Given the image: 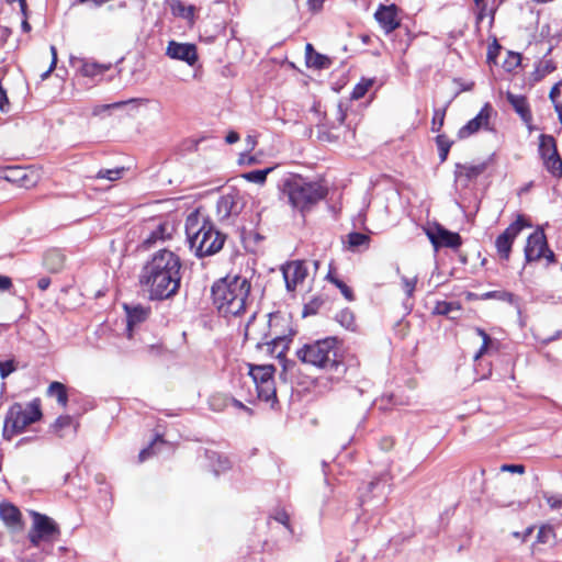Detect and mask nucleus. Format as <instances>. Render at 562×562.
Returning a JSON list of instances; mask_svg holds the SVG:
<instances>
[{
	"instance_id": "nucleus-43",
	"label": "nucleus",
	"mask_w": 562,
	"mask_h": 562,
	"mask_svg": "<svg viewBox=\"0 0 562 562\" xmlns=\"http://www.w3.org/2000/svg\"><path fill=\"white\" fill-rule=\"evenodd\" d=\"M15 370H16V367H15V363L13 360H8L4 362L0 361V376L2 379H5L8 375H10Z\"/></svg>"
},
{
	"instance_id": "nucleus-18",
	"label": "nucleus",
	"mask_w": 562,
	"mask_h": 562,
	"mask_svg": "<svg viewBox=\"0 0 562 562\" xmlns=\"http://www.w3.org/2000/svg\"><path fill=\"white\" fill-rule=\"evenodd\" d=\"M374 16L386 33H391L400 26L397 8L394 4L381 5Z\"/></svg>"
},
{
	"instance_id": "nucleus-44",
	"label": "nucleus",
	"mask_w": 562,
	"mask_h": 562,
	"mask_svg": "<svg viewBox=\"0 0 562 562\" xmlns=\"http://www.w3.org/2000/svg\"><path fill=\"white\" fill-rule=\"evenodd\" d=\"M553 529L550 526H542L538 532V541L546 543L553 537Z\"/></svg>"
},
{
	"instance_id": "nucleus-38",
	"label": "nucleus",
	"mask_w": 562,
	"mask_h": 562,
	"mask_svg": "<svg viewBox=\"0 0 562 562\" xmlns=\"http://www.w3.org/2000/svg\"><path fill=\"white\" fill-rule=\"evenodd\" d=\"M446 116V109H436L431 121V131L439 132L443 125Z\"/></svg>"
},
{
	"instance_id": "nucleus-56",
	"label": "nucleus",
	"mask_w": 562,
	"mask_h": 562,
	"mask_svg": "<svg viewBox=\"0 0 562 562\" xmlns=\"http://www.w3.org/2000/svg\"><path fill=\"white\" fill-rule=\"evenodd\" d=\"M49 284H50V279H49V278H46V277L41 278V279L38 280V282H37V286H38L42 291L47 290V289H48V286H49Z\"/></svg>"
},
{
	"instance_id": "nucleus-53",
	"label": "nucleus",
	"mask_w": 562,
	"mask_h": 562,
	"mask_svg": "<svg viewBox=\"0 0 562 562\" xmlns=\"http://www.w3.org/2000/svg\"><path fill=\"white\" fill-rule=\"evenodd\" d=\"M554 69V67L551 65L549 60H546L540 64L538 71H541V76H544L546 74L551 72Z\"/></svg>"
},
{
	"instance_id": "nucleus-21",
	"label": "nucleus",
	"mask_w": 562,
	"mask_h": 562,
	"mask_svg": "<svg viewBox=\"0 0 562 562\" xmlns=\"http://www.w3.org/2000/svg\"><path fill=\"white\" fill-rule=\"evenodd\" d=\"M507 101L514 108L516 113L525 121L531 120V112L527 101V98L521 94H515L512 92L506 93Z\"/></svg>"
},
{
	"instance_id": "nucleus-48",
	"label": "nucleus",
	"mask_w": 562,
	"mask_h": 562,
	"mask_svg": "<svg viewBox=\"0 0 562 562\" xmlns=\"http://www.w3.org/2000/svg\"><path fill=\"white\" fill-rule=\"evenodd\" d=\"M502 471L512 472L522 474L525 472V468L521 464H504L502 465Z\"/></svg>"
},
{
	"instance_id": "nucleus-61",
	"label": "nucleus",
	"mask_w": 562,
	"mask_h": 562,
	"mask_svg": "<svg viewBox=\"0 0 562 562\" xmlns=\"http://www.w3.org/2000/svg\"><path fill=\"white\" fill-rule=\"evenodd\" d=\"M53 70H54V69H50V67H49L45 72H43V74L41 75L42 80L47 79V78H48V76L50 75V72H52Z\"/></svg>"
},
{
	"instance_id": "nucleus-37",
	"label": "nucleus",
	"mask_w": 562,
	"mask_h": 562,
	"mask_svg": "<svg viewBox=\"0 0 562 562\" xmlns=\"http://www.w3.org/2000/svg\"><path fill=\"white\" fill-rule=\"evenodd\" d=\"M123 172L124 168L103 169L98 172L97 178L115 181L122 177Z\"/></svg>"
},
{
	"instance_id": "nucleus-31",
	"label": "nucleus",
	"mask_w": 562,
	"mask_h": 562,
	"mask_svg": "<svg viewBox=\"0 0 562 562\" xmlns=\"http://www.w3.org/2000/svg\"><path fill=\"white\" fill-rule=\"evenodd\" d=\"M273 167L266 168L262 170H254L243 175V178L249 182L263 184L266 182L267 176L273 170Z\"/></svg>"
},
{
	"instance_id": "nucleus-35",
	"label": "nucleus",
	"mask_w": 562,
	"mask_h": 562,
	"mask_svg": "<svg viewBox=\"0 0 562 562\" xmlns=\"http://www.w3.org/2000/svg\"><path fill=\"white\" fill-rule=\"evenodd\" d=\"M476 334L482 337V346L480 347L479 351L474 355V361H477L483 355H485L490 348V345L492 342L491 337L481 328L475 329Z\"/></svg>"
},
{
	"instance_id": "nucleus-11",
	"label": "nucleus",
	"mask_w": 562,
	"mask_h": 562,
	"mask_svg": "<svg viewBox=\"0 0 562 562\" xmlns=\"http://www.w3.org/2000/svg\"><path fill=\"white\" fill-rule=\"evenodd\" d=\"M425 233L436 250L440 247L457 249L462 243L458 233L450 232L438 224L427 226Z\"/></svg>"
},
{
	"instance_id": "nucleus-22",
	"label": "nucleus",
	"mask_w": 562,
	"mask_h": 562,
	"mask_svg": "<svg viewBox=\"0 0 562 562\" xmlns=\"http://www.w3.org/2000/svg\"><path fill=\"white\" fill-rule=\"evenodd\" d=\"M43 265L50 272H59L65 266V255L59 249H49L44 255Z\"/></svg>"
},
{
	"instance_id": "nucleus-13",
	"label": "nucleus",
	"mask_w": 562,
	"mask_h": 562,
	"mask_svg": "<svg viewBox=\"0 0 562 562\" xmlns=\"http://www.w3.org/2000/svg\"><path fill=\"white\" fill-rule=\"evenodd\" d=\"M269 331L263 339L273 340H292L294 331L290 325V321L280 314H270L268 321Z\"/></svg>"
},
{
	"instance_id": "nucleus-62",
	"label": "nucleus",
	"mask_w": 562,
	"mask_h": 562,
	"mask_svg": "<svg viewBox=\"0 0 562 562\" xmlns=\"http://www.w3.org/2000/svg\"><path fill=\"white\" fill-rule=\"evenodd\" d=\"M22 27H23L24 31H29L31 29L30 24L26 21H23Z\"/></svg>"
},
{
	"instance_id": "nucleus-51",
	"label": "nucleus",
	"mask_w": 562,
	"mask_h": 562,
	"mask_svg": "<svg viewBox=\"0 0 562 562\" xmlns=\"http://www.w3.org/2000/svg\"><path fill=\"white\" fill-rule=\"evenodd\" d=\"M273 518L285 526L289 522V515L283 509L277 510Z\"/></svg>"
},
{
	"instance_id": "nucleus-28",
	"label": "nucleus",
	"mask_w": 562,
	"mask_h": 562,
	"mask_svg": "<svg viewBox=\"0 0 562 562\" xmlns=\"http://www.w3.org/2000/svg\"><path fill=\"white\" fill-rule=\"evenodd\" d=\"M47 394L49 396L56 397L58 404L65 407L68 403V395L66 386L60 382H52L47 389Z\"/></svg>"
},
{
	"instance_id": "nucleus-42",
	"label": "nucleus",
	"mask_w": 562,
	"mask_h": 562,
	"mask_svg": "<svg viewBox=\"0 0 562 562\" xmlns=\"http://www.w3.org/2000/svg\"><path fill=\"white\" fill-rule=\"evenodd\" d=\"M337 319L340 322V324L342 326H345L346 328H352L353 325H355V321H353V315L351 312L349 311H341L338 315H337Z\"/></svg>"
},
{
	"instance_id": "nucleus-59",
	"label": "nucleus",
	"mask_w": 562,
	"mask_h": 562,
	"mask_svg": "<svg viewBox=\"0 0 562 562\" xmlns=\"http://www.w3.org/2000/svg\"><path fill=\"white\" fill-rule=\"evenodd\" d=\"M247 146L252 149L256 146V138L254 136H248L246 138Z\"/></svg>"
},
{
	"instance_id": "nucleus-40",
	"label": "nucleus",
	"mask_w": 562,
	"mask_h": 562,
	"mask_svg": "<svg viewBox=\"0 0 562 562\" xmlns=\"http://www.w3.org/2000/svg\"><path fill=\"white\" fill-rule=\"evenodd\" d=\"M401 280H402L403 290L405 291L406 295L408 297H412L414 294L416 284H417V277L415 276V277L408 278V277L403 276L401 278Z\"/></svg>"
},
{
	"instance_id": "nucleus-8",
	"label": "nucleus",
	"mask_w": 562,
	"mask_h": 562,
	"mask_svg": "<svg viewBox=\"0 0 562 562\" xmlns=\"http://www.w3.org/2000/svg\"><path fill=\"white\" fill-rule=\"evenodd\" d=\"M274 367L251 366L249 374L256 384L258 396L265 401H270L276 396V387L273 381Z\"/></svg>"
},
{
	"instance_id": "nucleus-55",
	"label": "nucleus",
	"mask_w": 562,
	"mask_h": 562,
	"mask_svg": "<svg viewBox=\"0 0 562 562\" xmlns=\"http://www.w3.org/2000/svg\"><path fill=\"white\" fill-rule=\"evenodd\" d=\"M225 140L227 144H235L239 140V135L238 133L232 131L226 135Z\"/></svg>"
},
{
	"instance_id": "nucleus-36",
	"label": "nucleus",
	"mask_w": 562,
	"mask_h": 562,
	"mask_svg": "<svg viewBox=\"0 0 562 562\" xmlns=\"http://www.w3.org/2000/svg\"><path fill=\"white\" fill-rule=\"evenodd\" d=\"M544 164L550 172L553 175L560 176L562 175V159L559 155H554L553 157H549L544 159Z\"/></svg>"
},
{
	"instance_id": "nucleus-29",
	"label": "nucleus",
	"mask_w": 562,
	"mask_h": 562,
	"mask_svg": "<svg viewBox=\"0 0 562 562\" xmlns=\"http://www.w3.org/2000/svg\"><path fill=\"white\" fill-rule=\"evenodd\" d=\"M549 97L558 113L559 121L562 123V80L552 87Z\"/></svg>"
},
{
	"instance_id": "nucleus-9",
	"label": "nucleus",
	"mask_w": 562,
	"mask_h": 562,
	"mask_svg": "<svg viewBox=\"0 0 562 562\" xmlns=\"http://www.w3.org/2000/svg\"><path fill=\"white\" fill-rule=\"evenodd\" d=\"M532 224L528 218H526L524 215H518L516 221L512 223L497 238L495 241V246L497 249L498 256L504 259L508 260L512 245L515 240V238L519 235V233L526 228L531 227Z\"/></svg>"
},
{
	"instance_id": "nucleus-16",
	"label": "nucleus",
	"mask_w": 562,
	"mask_h": 562,
	"mask_svg": "<svg viewBox=\"0 0 562 562\" xmlns=\"http://www.w3.org/2000/svg\"><path fill=\"white\" fill-rule=\"evenodd\" d=\"M167 55L172 59L183 60L190 66H193L198 59L196 47L190 43L169 42Z\"/></svg>"
},
{
	"instance_id": "nucleus-58",
	"label": "nucleus",
	"mask_w": 562,
	"mask_h": 562,
	"mask_svg": "<svg viewBox=\"0 0 562 562\" xmlns=\"http://www.w3.org/2000/svg\"><path fill=\"white\" fill-rule=\"evenodd\" d=\"M50 53H52L50 69H55L56 65H57V49L54 45L50 46Z\"/></svg>"
},
{
	"instance_id": "nucleus-32",
	"label": "nucleus",
	"mask_w": 562,
	"mask_h": 562,
	"mask_svg": "<svg viewBox=\"0 0 562 562\" xmlns=\"http://www.w3.org/2000/svg\"><path fill=\"white\" fill-rule=\"evenodd\" d=\"M373 80L372 79H362L356 87L353 88L351 92V98L353 100H359L368 92V90L372 87Z\"/></svg>"
},
{
	"instance_id": "nucleus-60",
	"label": "nucleus",
	"mask_w": 562,
	"mask_h": 562,
	"mask_svg": "<svg viewBox=\"0 0 562 562\" xmlns=\"http://www.w3.org/2000/svg\"><path fill=\"white\" fill-rule=\"evenodd\" d=\"M11 172H12V173H16V175H13V177H16V178H19V179H23V178L25 177V175H20V173H22V172H23V170H22V169H12V170H11Z\"/></svg>"
},
{
	"instance_id": "nucleus-25",
	"label": "nucleus",
	"mask_w": 562,
	"mask_h": 562,
	"mask_svg": "<svg viewBox=\"0 0 562 562\" xmlns=\"http://www.w3.org/2000/svg\"><path fill=\"white\" fill-rule=\"evenodd\" d=\"M292 340L288 339H281V340H273V339H265V341H258L257 346L262 347L263 345L267 346V350L274 356L276 358H282L286 350L289 349V345Z\"/></svg>"
},
{
	"instance_id": "nucleus-23",
	"label": "nucleus",
	"mask_w": 562,
	"mask_h": 562,
	"mask_svg": "<svg viewBox=\"0 0 562 562\" xmlns=\"http://www.w3.org/2000/svg\"><path fill=\"white\" fill-rule=\"evenodd\" d=\"M306 65L316 69L327 68L330 65L328 57L314 50L312 44H306L305 47Z\"/></svg>"
},
{
	"instance_id": "nucleus-24",
	"label": "nucleus",
	"mask_w": 562,
	"mask_h": 562,
	"mask_svg": "<svg viewBox=\"0 0 562 562\" xmlns=\"http://www.w3.org/2000/svg\"><path fill=\"white\" fill-rule=\"evenodd\" d=\"M125 310L127 313V333L128 337L131 338L133 328L147 318L148 311L142 306L130 308L127 305H125Z\"/></svg>"
},
{
	"instance_id": "nucleus-2",
	"label": "nucleus",
	"mask_w": 562,
	"mask_h": 562,
	"mask_svg": "<svg viewBox=\"0 0 562 562\" xmlns=\"http://www.w3.org/2000/svg\"><path fill=\"white\" fill-rule=\"evenodd\" d=\"M249 293L250 283L240 276H227L212 286L213 303L218 313L228 319L247 312L251 304Z\"/></svg>"
},
{
	"instance_id": "nucleus-49",
	"label": "nucleus",
	"mask_w": 562,
	"mask_h": 562,
	"mask_svg": "<svg viewBox=\"0 0 562 562\" xmlns=\"http://www.w3.org/2000/svg\"><path fill=\"white\" fill-rule=\"evenodd\" d=\"M325 0H307V7L312 12H319L323 9Z\"/></svg>"
},
{
	"instance_id": "nucleus-14",
	"label": "nucleus",
	"mask_w": 562,
	"mask_h": 562,
	"mask_svg": "<svg viewBox=\"0 0 562 562\" xmlns=\"http://www.w3.org/2000/svg\"><path fill=\"white\" fill-rule=\"evenodd\" d=\"M70 65L77 69V71L88 78H95L102 76L104 72L112 68L111 63L101 64L93 59L82 57H70Z\"/></svg>"
},
{
	"instance_id": "nucleus-5",
	"label": "nucleus",
	"mask_w": 562,
	"mask_h": 562,
	"mask_svg": "<svg viewBox=\"0 0 562 562\" xmlns=\"http://www.w3.org/2000/svg\"><path fill=\"white\" fill-rule=\"evenodd\" d=\"M283 193L293 209L305 212L325 198L326 189L317 182L291 176L283 181Z\"/></svg>"
},
{
	"instance_id": "nucleus-50",
	"label": "nucleus",
	"mask_w": 562,
	"mask_h": 562,
	"mask_svg": "<svg viewBox=\"0 0 562 562\" xmlns=\"http://www.w3.org/2000/svg\"><path fill=\"white\" fill-rule=\"evenodd\" d=\"M12 288V280L7 276L0 274V292L8 291Z\"/></svg>"
},
{
	"instance_id": "nucleus-41",
	"label": "nucleus",
	"mask_w": 562,
	"mask_h": 562,
	"mask_svg": "<svg viewBox=\"0 0 562 562\" xmlns=\"http://www.w3.org/2000/svg\"><path fill=\"white\" fill-rule=\"evenodd\" d=\"M72 424V419L70 416L68 415H65V416H59L54 425H53V428L54 430L61 437L63 434H60V431L66 428V427H70Z\"/></svg>"
},
{
	"instance_id": "nucleus-4",
	"label": "nucleus",
	"mask_w": 562,
	"mask_h": 562,
	"mask_svg": "<svg viewBox=\"0 0 562 562\" xmlns=\"http://www.w3.org/2000/svg\"><path fill=\"white\" fill-rule=\"evenodd\" d=\"M296 357L306 364L345 372L338 359L337 340L334 337L315 340L296 350Z\"/></svg>"
},
{
	"instance_id": "nucleus-33",
	"label": "nucleus",
	"mask_w": 562,
	"mask_h": 562,
	"mask_svg": "<svg viewBox=\"0 0 562 562\" xmlns=\"http://www.w3.org/2000/svg\"><path fill=\"white\" fill-rule=\"evenodd\" d=\"M370 238L368 235L362 233H350L348 235V244L350 248H357L360 246H369Z\"/></svg>"
},
{
	"instance_id": "nucleus-12",
	"label": "nucleus",
	"mask_w": 562,
	"mask_h": 562,
	"mask_svg": "<svg viewBox=\"0 0 562 562\" xmlns=\"http://www.w3.org/2000/svg\"><path fill=\"white\" fill-rule=\"evenodd\" d=\"M176 231L175 224L167 220H154L146 226L148 234L144 237L143 243L146 246H151L158 240L170 238Z\"/></svg>"
},
{
	"instance_id": "nucleus-20",
	"label": "nucleus",
	"mask_w": 562,
	"mask_h": 562,
	"mask_svg": "<svg viewBox=\"0 0 562 562\" xmlns=\"http://www.w3.org/2000/svg\"><path fill=\"white\" fill-rule=\"evenodd\" d=\"M0 517L9 528L14 530L22 528L21 513L14 505L10 503H1Z\"/></svg>"
},
{
	"instance_id": "nucleus-30",
	"label": "nucleus",
	"mask_w": 562,
	"mask_h": 562,
	"mask_svg": "<svg viewBox=\"0 0 562 562\" xmlns=\"http://www.w3.org/2000/svg\"><path fill=\"white\" fill-rule=\"evenodd\" d=\"M171 11L175 15L191 20L194 14V7L192 5H184L183 2L179 0H172L170 3Z\"/></svg>"
},
{
	"instance_id": "nucleus-45",
	"label": "nucleus",
	"mask_w": 562,
	"mask_h": 562,
	"mask_svg": "<svg viewBox=\"0 0 562 562\" xmlns=\"http://www.w3.org/2000/svg\"><path fill=\"white\" fill-rule=\"evenodd\" d=\"M544 499L550 508H561L562 495L544 494Z\"/></svg>"
},
{
	"instance_id": "nucleus-3",
	"label": "nucleus",
	"mask_w": 562,
	"mask_h": 562,
	"mask_svg": "<svg viewBox=\"0 0 562 562\" xmlns=\"http://www.w3.org/2000/svg\"><path fill=\"white\" fill-rule=\"evenodd\" d=\"M186 233L190 248L198 257L216 254L222 249L225 241V236L198 211L187 217Z\"/></svg>"
},
{
	"instance_id": "nucleus-26",
	"label": "nucleus",
	"mask_w": 562,
	"mask_h": 562,
	"mask_svg": "<svg viewBox=\"0 0 562 562\" xmlns=\"http://www.w3.org/2000/svg\"><path fill=\"white\" fill-rule=\"evenodd\" d=\"M461 306L458 302L438 301L434 306V314L449 316L456 318L454 314L459 313Z\"/></svg>"
},
{
	"instance_id": "nucleus-63",
	"label": "nucleus",
	"mask_w": 562,
	"mask_h": 562,
	"mask_svg": "<svg viewBox=\"0 0 562 562\" xmlns=\"http://www.w3.org/2000/svg\"><path fill=\"white\" fill-rule=\"evenodd\" d=\"M553 512H557L560 516H562V506L561 508H550Z\"/></svg>"
},
{
	"instance_id": "nucleus-64",
	"label": "nucleus",
	"mask_w": 562,
	"mask_h": 562,
	"mask_svg": "<svg viewBox=\"0 0 562 562\" xmlns=\"http://www.w3.org/2000/svg\"><path fill=\"white\" fill-rule=\"evenodd\" d=\"M233 402H234V404H235L237 407H241V408L244 407V405H243L241 403H239V402H237V401H233Z\"/></svg>"
},
{
	"instance_id": "nucleus-19",
	"label": "nucleus",
	"mask_w": 562,
	"mask_h": 562,
	"mask_svg": "<svg viewBox=\"0 0 562 562\" xmlns=\"http://www.w3.org/2000/svg\"><path fill=\"white\" fill-rule=\"evenodd\" d=\"M240 209L239 198L233 193L222 195L216 203V213L221 221L238 214Z\"/></svg>"
},
{
	"instance_id": "nucleus-47",
	"label": "nucleus",
	"mask_w": 562,
	"mask_h": 562,
	"mask_svg": "<svg viewBox=\"0 0 562 562\" xmlns=\"http://www.w3.org/2000/svg\"><path fill=\"white\" fill-rule=\"evenodd\" d=\"M255 318H256V312H251L249 319L245 326V338L246 339H256L255 333H254Z\"/></svg>"
},
{
	"instance_id": "nucleus-57",
	"label": "nucleus",
	"mask_w": 562,
	"mask_h": 562,
	"mask_svg": "<svg viewBox=\"0 0 562 562\" xmlns=\"http://www.w3.org/2000/svg\"><path fill=\"white\" fill-rule=\"evenodd\" d=\"M139 102H144V100H140V99H131V100H127V101H122V102H116V103H113L112 105H110L111 108H121L125 104H128V103H139Z\"/></svg>"
},
{
	"instance_id": "nucleus-1",
	"label": "nucleus",
	"mask_w": 562,
	"mask_h": 562,
	"mask_svg": "<svg viewBox=\"0 0 562 562\" xmlns=\"http://www.w3.org/2000/svg\"><path fill=\"white\" fill-rule=\"evenodd\" d=\"M180 268L178 256L167 249L159 250L143 268L139 281L147 288L151 299H168L180 286Z\"/></svg>"
},
{
	"instance_id": "nucleus-46",
	"label": "nucleus",
	"mask_w": 562,
	"mask_h": 562,
	"mask_svg": "<svg viewBox=\"0 0 562 562\" xmlns=\"http://www.w3.org/2000/svg\"><path fill=\"white\" fill-rule=\"evenodd\" d=\"M157 442H162V440L157 437L149 447L143 449L140 452H139V456H138V459H139V462H143L145 461L146 459H148L153 453H154V448L155 446L157 445Z\"/></svg>"
},
{
	"instance_id": "nucleus-10",
	"label": "nucleus",
	"mask_w": 562,
	"mask_h": 562,
	"mask_svg": "<svg viewBox=\"0 0 562 562\" xmlns=\"http://www.w3.org/2000/svg\"><path fill=\"white\" fill-rule=\"evenodd\" d=\"M525 256L527 261L539 260L544 257L549 262H554V254L548 249L546 235L542 229H537L528 237Z\"/></svg>"
},
{
	"instance_id": "nucleus-15",
	"label": "nucleus",
	"mask_w": 562,
	"mask_h": 562,
	"mask_svg": "<svg viewBox=\"0 0 562 562\" xmlns=\"http://www.w3.org/2000/svg\"><path fill=\"white\" fill-rule=\"evenodd\" d=\"M282 273L288 291H294L296 286L304 282L307 277V269L303 261L295 260L288 262L282 267Z\"/></svg>"
},
{
	"instance_id": "nucleus-39",
	"label": "nucleus",
	"mask_w": 562,
	"mask_h": 562,
	"mask_svg": "<svg viewBox=\"0 0 562 562\" xmlns=\"http://www.w3.org/2000/svg\"><path fill=\"white\" fill-rule=\"evenodd\" d=\"M327 279L333 282L338 289H340L342 295L351 301L353 299L352 291L349 286H347L342 281L338 280L337 278L333 277L330 273H328Z\"/></svg>"
},
{
	"instance_id": "nucleus-6",
	"label": "nucleus",
	"mask_w": 562,
	"mask_h": 562,
	"mask_svg": "<svg viewBox=\"0 0 562 562\" xmlns=\"http://www.w3.org/2000/svg\"><path fill=\"white\" fill-rule=\"evenodd\" d=\"M42 416L41 401L38 398L26 404H12L4 416L3 439L12 440L13 437L23 432L30 425L41 420Z\"/></svg>"
},
{
	"instance_id": "nucleus-17",
	"label": "nucleus",
	"mask_w": 562,
	"mask_h": 562,
	"mask_svg": "<svg viewBox=\"0 0 562 562\" xmlns=\"http://www.w3.org/2000/svg\"><path fill=\"white\" fill-rule=\"evenodd\" d=\"M492 111L493 109L491 104L486 103L474 119L470 120L459 130V138H468L479 132L481 128L487 127Z\"/></svg>"
},
{
	"instance_id": "nucleus-7",
	"label": "nucleus",
	"mask_w": 562,
	"mask_h": 562,
	"mask_svg": "<svg viewBox=\"0 0 562 562\" xmlns=\"http://www.w3.org/2000/svg\"><path fill=\"white\" fill-rule=\"evenodd\" d=\"M31 516L33 524L29 531V540L34 547H38L41 542L54 541L59 536V528L50 517L37 512H31Z\"/></svg>"
},
{
	"instance_id": "nucleus-34",
	"label": "nucleus",
	"mask_w": 562,
	"mask_h": 562,
	"mask_svg": "<svg viewBox=\"0 0 562 562\" xmlns=\"http://www.w3.org/2000/svg\"><path fill=\"white\" fill-rule=\"evenodd\" d=\"M436 143L438 146L440 160L445 161L447 159L452 143L446 135H438L436 137Z\"/></svg>"
},
{
	"instance_id": "nucleus-27",
	"label": "nucleus",
	"mask_w": 562,
	"mask_h": 562,
	"mask_svg": "<svg viewBox=\"0 0 562 562\" xmlns=\"http://www.w3.org/2000/svg\"><path fill=\"white\" fill-rule=\"evenodd\" d=\"M539 151H540L543 160L557 155L558 151H557V145H555L554 138L550 135H541L540 144H539Z\"/></svg>"
},
{
	"instance_id": "nucleus-54",
	"label": "nucleus",
	"mask_w": 562,
	"mask_h": 562,
	"mask_svg": "<svg viewBox=\"0 0 562 562\" xmlns=\"http://www.w3.org/2000/svg\"><path fill=\"white\" fill-rule=\"evenodd\" d=\"M7 105H8V97H7L5 92L2 90V88L0 87V110L2 112H5L8 110Z\"/></svg>"
},
{
	"instance_id": "nucleus-52",
	"label": "nucleus",
	"mask_w": 562,
	"mask_h": 562,
	"mask_svg": "<svg viewBox=\"0 0 562 562\" xmlns=\"http://www.w3.org/2000/svg\"><path fill=\"white\" fill-rule=\"evenodd\" d=\"M510 297V294L509 293H506V292H497V291H493V292H487L485 294H483V299H501V297Z\"/></svg>"
}]
</instances>
